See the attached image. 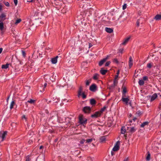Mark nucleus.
<instances>
[{"instance_id": "052dcab7", "label": "nucleus", "mask_w": 161, "mask_h": 161, "mask_svg": "<svg viewBox=\"0 0 161 161\" xmlns=\"http://www.w3.org/2000/svg\"><path fill=\"white\" fill-rule=\"evenodd\" d=\"M43 148V147L42 146H41L40 147V149H42V148Z\"/></svg>"}, {"instance_id": "aec40b11", "label": "nucleus", "mask_w": 161, "mask_h": 161, "mask_svg": "<svg viewBox=\"0 0 161 161\" xmlns=\"http://www.w3.org/2000/svg\"><path fill=\"white\" fill-rule=\"evenodd\" d=\"M126 131V130L124 127H122L121 130V133L122 134H124Z\"/></svg>"}, {"instance_id": "3c124183", "label": "nucleus", "mask_w": 161, "mask_h": 161, "mask_svg": "<svg viewBox=\"0 0 161 161\" xmlns=\"http://www.w3.org/2000/svg\"><path fill=\"white\" fill-rule=\"evenodd\" d=\"M118 76H119L118 75H116L115 76L114 79L118 80Z\"/></svg>"}, {"instance_id": "7c9ffc66", "label": "nucleus", "mask_w": 161, "mask_h": 161, "mask_svg": "<svg viewBox=\"0 0 161 161\" xmlns=\"http://www.w3.org/2000/svg\"><path fill=\"white\" fill-rule=\"evenodd\" d=\"M3 29V23H0V29L2 30Z\"/></svg>"}, {"instance_id": "8fccbe9b", "label": "nucleus", "mask_w": 161, "mask_h": 161, "mask_svg": "<svg viewBox=\"0 0 161 161\" xmlns=\"http://www.w3.org/2000/svg\"><path fill=\"white\" fill-rule=\"evenodd\" d=\"M5 5H6V6L8 7L9 6V3L7 2L6 3H5Z\"/></svg>"}, {"instance_id": "680f3d73", "label": "nucleus", "mask_w": 161, "mask_h": 161, "mask_svg": "<svg viewBox=\"0 0 161 161\" xmlns=\"http://www.w3.org/2000/svg\"><path fill=\"white\" fill-rule=\"evenodd\" d=\"M136 119V118H134V119H133V120L134 121H135Z\"/></svg>"}, {"instance_id": "9d476101", "label": "nucleus", "mask_w": 161, "mask_h": 161, "mask_svg": "<svg viewBox=\"0 0 161 161\" xmlns=\"http://www.w3.org/2000/svg\"><path fill=\"white\" fill-rule=\"evenodd\" d=\"M96 88V86L95 84H92L90 87V90L92 92H94Z\"/></svg>"}, {"instance_id": "e2e57ef3", "label": "nucleus", "mask_w": 161, "mask_h": 161, "mask_svg": "<svg viewBox=\"0 0 161 161\" xmlns=\"http://www.w3.org/2000/svg\"><path fill=\"white\" fill-rule=\"evenodd\" d=\"M57 141H58V139H56L55 140V142H57Z\"/></svg>"}, {"instance_id": "39448f33", "label": "nucleus", "mask_w": 161, "mask_h": 161, "mask_svg": "<svg viewBox=\"0 0 161 161\" xmlns=\"http://www.w3.org/2000/svg\"><path fill=\"white\" fill-rule=\"evenodd\" d=\"M101 114L99 112H96L94 114L92 115L91 117L92 118H96L100 116Z\"/></svg>"}, {"instance_id": "bb28decb", "label": "nucleus", "mask_w": 161, "mask_h": 161, "mask_svg": "<svg viewBox=\"0 0 161 161\" xmlns=\"http://www.w3.org/2000/svg\"><path fill=\"white\" fill-rule=\"evenodd\" d=\"M14 104L15 103L14 101H12L11 102L10 106V109H12L13 108V106L14 105Z\"/></svg>"}, {"instance_id": "5701e85b", "label": "nucleus", "mask_w": 161, "mask_h": 161, "mask_svg": "<svg viewBox=\"0 0 161 161\" xmlns=\"http://www.w3.org/2000/svg\"><path fill=\"white\" fill-rule=\"evenodd\" d=\"M153 64L152 62L149 63L147 64V67L149 69H150L153 66Z\"/></svg>"}, {"instance_id": "a18cd8bd", "label": "nucleus", "mask_w": 161, "mask_h": 161, "mask_svg": "<svg viewBox=\"0 0 161 161\" xmlns=\"http://www.w3.org/2000/svg\"><path fill=\"white\" fill-rule=\"evenodd\" d=\"M85 140H84V139H82V140H81L80 142V143L81 144H83V143H84L85 142Z\"/></svg>"}, {"instance_id": "ddd939ff", "label": "nucleus", "mask_w": 161, "mask_h": 161, "mask_svg": "<svg viewBox=\"0 0 161 161\" xmlns=\"http://www.w3.org/2000/svg\"><path fill=\"white\" fill-rule=\"evenodd\" d=\"M106 139V136H103L100 137V141L101 142L103 143L105 142Z\"/></svg>"}, {"instance_id": "2eb2a0df", "label": "nucleus", "mask_w": 161, "mask_h": 161, "mask_svg": "<svg viewBox=\"0 0 161 161\" xmlns=\"http://www.w3.org/2000/svg\"><path fill=\"white\" fill-rule=\"evenodd\" d=\"M154 19L156 20H159L161 19V15L157 14L154 17Z\"/></svg>"}, {"instance_id": "a19ab883", "label": "nucleus", "mask_w": 161, "mask_h": 161, "mask_svg": "<svg viewBox=\"0 0 161 161\" xmlns=\"http://www.w3.org/2000/svg\"><path fill=\"white\" fill-rule=\"evenodd\" d=\"M117 80H118L114 79V86H115L118 83Z\"/></svg>"}, {"instance_id": "f3484780", "label": "nucleus", "mask_w": 161, "mask_h": 161, "mask_svg": "<svg viewBox=\"0 0 161 161\" xmlns=\"http://www.w3.org/2000/svg\"><path fill=\"white\" fill-rule=\"evenodd\" d=\"M130 39V37H128L125 39L124 42L122 43V44L125 45L127 43Z\"/></svg>"}, {"instance_id": "6e6d98bb", "label": "nucleus", "mask_w": 161, "mask_h": 161, "mask_svg": "<svg viewBox=\"0 0 161 161\" xmlns=\"http://www.w3.org/2000/svg\"><path fill=\"white\" fill-rule=\"evenodd\" d=\"M92 46V45L91 43H89V47L90 48Z\"/></svg>"}, {"instance_id": "6e6552de", "label": "nucleus", "mask_w": 161, "mask_h": 161, "mask_svg": "<svg viewBox=\"0 0 161 161\" xmlns=\"http://www.w3.org/2000/svg\"><path fill=\"white\" fill-rule=\"evenodd\" d=\"M108 56H107L106 58H104L102 60H101L99 63V65L100 66H102L103 64L106 61V60L108 59Z\"/></svg>"}, {"instance_id": "09e8293b", "label": "nucleus", "mask_w": 161, "mask_h": 161, "mask_svg": "<svg viewBox=\"0 0 161 161\" xmlns=\"http://www.w3.org/2000/svg\"><path fill=\"white\" fill-rule=\"evenodd\" d=\"M123 51V49H121L119 50V52H120L121 53H122Z\"/></svg>"}, {"instance_id": "0eeeda50", "label": "nucleus", "mask_w": 161, "mask_h": 161, "mask_svg": "<svg viewBox=\"0 0 161 161\" xmlns=\"http://www.w3.org/2000/svg\"><path fill=\"white\" fill-rule=\"evenodd\" d=\"M143 19L142 18H140L138 19L136 21V25L137 27L139 26L140 24H142L143 23Z\"/></svg>"}, {"instance_id": "774afa93", "label": "nucleus", "mask_w": 161, "mask_h": 161, "mask_svg": "<svg viewBox=\"0 0 161 161\" xmlns=\"http://www.w3.org/2000/svg\"><path fill=\"white\" fill-rule=\"evenodd\" d=\"M111 154L112 155H113V152L112 151L111 152Z\"/></svg>"}, {"instance_id": "c756f323", "label": "nucleus", "mask_w": 161, "mask_h": 161, "mask_svg": "<svg viewBox=\"0 0 161 161\" xmlns=\"http://www.w3.org/2000/svg\"><path fill=\"white\" fill-rule=\"evenodd\" d=\"M106 108V107L105 106V107H104L103 108H102L101 109L99 112H100V113L101 114L105 110V109Z\"/></svg>"}, {"instance_id": "473e14b6", "label": "nucleus", "mask_w": 161, "mask_h": 161, "mask_svg": "<svg viewBox=\"0 0 161 161\" xmlns=\"http://www.w3.org/2000/svg\"><path fill=\"white\" fill-rule=\"evenodd\" d=\"M130 132L132 133L135 132L136 131V130L134 127H131L130 128Z\"/></svg>"}, {"instance_id": "13d9d810", "label": "nucleus", "mask_w": 161, "mask_h": 161, "mask_svg": "<svg viewBox=\"0 0 161 161\" xmlns=\"http://www.w3.org/2000/svg\"><path fill=\"white\" fill-rule=\"evenodd\" d=\"M119 70H118L116 73V75H119Z\"/></svg>"}, {"instance_id": "423d86ee", "label": "nucleus", "mask_w": 161, "mask_h": 161, "mask_svg": "<svg viewBox=\"0 0 161 161\" xmlns=\"http://www.w3.org/2000/svg\"><path fill=\"white\" fill-rule=\"evenodd\" d=\"M91 108L90 107L86 106L83 108V111L86 113H88L90 112Z\"/></svg>"}, {"instance_id": "e433bc0d", "label": "nucleus", "mask_w": 161, "mask_h": 161, "mask_svg": "<svg viewBox=\"0 0 161 161\" xmlns=\"http://www.w3.org/2000/svg\"><path fill=\"white\" fill-rule=\"evenodd\" d=\"M113 62L116 64H118L119 62L116 58H114L113 60Z\"/></svg>"}, {"instance_id": "c03bdc74", "label": "nucleus", "mask_w": 161, "mask_h": 161, "mask_svg": "<svg viewBox=\"0 0 161 161\" xmlns=\"http://www.w3.org/2000/svg\"><path fill=\"white\" fill-rule=\"evenodd\" d=\"M22 55L23 56V57H25V52L23 51H22Z\"/></svg>"}, {"instance_id": "79ce46f5", "label": "nucleus", "mask_w": 161, "mask_h": 161, "mask_svg": "<svg viewBox=\"0 0 161 161\" xmlns=\"http://www.w3.org/2000/svg\"><path fill=\"white\" fill-rule=\"evenodd\" d=\"M90 82H91L90 81H89V80H87L86 81V86H88L90 84Z\"/></svg>"}, {"instance_id": "412c9836", "label": "nucleus", "mask_w": 161, "mask_h": 161, "mask_svg": "<svg viewBox=\"0 0 161 161\" xmlns=\"http://www.w3.org/2000/svg\"><path fill=\"white\" fill-rule=\"evenodd\" d=\"M148 122H145L142 124L141 125V127H144L146 125H147Z\"/></svg>"}, {"instance_id": "4468645a", "label": "nucleus", "mask_w": 161, "mask_h": 161, "mask_svg": "<svg viewBox=\"0 0 161 161\" xmlns=\"http://www.w3.org/2000/svg\"><path fill=\"white\" fill-rule=\"evenodd\" d=\"M105 31L109 33H111L113 32V30L112 29L108 27L105 28Z\"/></svg>"}, {"instance_id": "338daca9", "label": "nucleus", "mask_w": 161, "mask_h": 161, "mask_svg": "<svg viewBox=\"0 0 161 161\" xmlns=\"http://www.w3.org/2000/svg\"><path fill=\"white\" fill-rule=\"evenodd\" d=\"M47 3H48L49 2V0H46Z\"/></svg>"}, {"instance_id": "4c0bfd02", "label": "nucleus", "mask_w": 161, "mask_h": 161, "mask_svg": "<svg viewBox=\"0 0 161 161\" xmlns=\"http://www.w3.org/2000/svg\"><path fill=\"white\" fill-rule=\"evenodd\" d=\"M81 96H82V97L84 99H85V98H86V95L85 94H84V93L83 92H82L81 94Z\"/></svg>"}, {"instance_id": "de8ad7c7", "label": "nucleus", "mask_w": 161, "mask_h": 161, "mask_svg": "<svg viewBox=\"0 0 161 161\" xmlns=\"http://www.w3.org/2000/svg\"><path fill=\"white\" fill-rule=\"evenodd\" d=\"M147 79V77L146 76H144L143 77V79L144 80H146Z\"/></svg>"}, {"instance_id": "c9c22d12", "label": "nucleus", "mask_w": 161, "mask_h": 161, "mask_svg": "<svg viewBox=\"0 0 161 161\" xmlns=\"http://www.w3.org/2000/svg\"><path fill=\"white\" fill-rule=\"evenodd\" d=\"M47 84L46 83H45V84L44 85V86L43 89L42 90V91L40 90V91L41 92H44V91L45 89V87L47 86Z\"/></svg>"}, {"instance_id": "58836bf2", "label": "nucleus", "mask_w": 161, "mask_h": 161, "mask_svg": "<svg viewBox=\"0 0 161 161\" xmlns=\"http://www.w3.org/2000/svg\"><path fill=\"white\" fill-rule=\"evenodd\" d=\"M110 63H111L109 61L107 62L105 64V66H108L110 64Z\"/></svg>"}, {"instance_id": "393cba45", "label": "nucleus", "mask_w": 161, "mask_h": 161, "mask_svg": "<svg viewBox=\"0 0 161 161\" xmlns=\"http://www.w3.org/2000/svg\"><path fill=\"white\" fill-rule=\"evenodd\" d=\"M140 86L143 85L144 84V81L142 80H140L138 82Z\"/></svg>"}, {"instance_id": "49530a36", "label": "nucleus", "mask_w": 161, "mask_h": 161, "mask_svg": "<svg viewBox=\"0 0 161 161\" xmlns=\"http://www.w3.org/2000/svg\"><path fill=\"white\" fill-rule=\"evenodd\" d=\"M123 93H125L126 92V90L125 88H124L123 90Z\"/></svg>"}, {"instance_id": "cd10ccee", "label": "nucleus", "mask_w": 161, "mask_h": 161, "mask_svg": "<svg viewBox=\"0 0 161 161\" xmlns=\"http://www.w3.org/2000/svg\"><path fill=\"white\" fill-rule=\"evenodd\" d=\"M150 159V154L149 152H148L147 155L146 157V160L147 161H149Z\"/></svg>"}, {"instance_id": "c85d7f7f", "label": "nucleus", "mask_w": 161, "mask_h": 161, "mask_svg": "<svg viewBox=\"0 0 161 161\" xmlns=\"http://www.w3.org/2000/svg\"><path fill=\"white\" fill-rule=\"evenodd\" d=\"M35 102V100H33V99H31L29 100H28L27 101V102L30 103L31 104H33V103H34Z\"/></svg>"}, {"instance_id": "ea45409f", "label": "nucleus", "mask_w": 161, "mask_h": 161, "mask_svg": "<svg viewBox=\"0 0 161 161\" xmlns=\"http://www.w3.org/2000/svg\"><path fill=\"white\" fill-rule=\"evenodd\" d=\"M30 156L29 155H28L26 157V161H30Z\"/></svg>"}, {"instance_id": "4be33fe9", "label": "nucleus", "mask_w": 161, "mask_h": 161, "mask_svg": "<svg viewBox=\"0 0 161 161\" xmlns=\"http://www.w3.org/2000/svg\"><path fill=\"white\" fill-rule=\"evenodd\" d=\"M9 64H7L5 65H3L2 66V69H6L8 68Z\"/></svg>"}, {"instance_id": "864d4df0", "label": "nucleus", "mask_w": 161, "mask_h": 161, "mask_svg": "<svg viewBox=\"0 0 161 161\" xmlns=\"http://www.w3.org/2000/svg\"><path fill=\"white\" fill-rule=\"evenodd\" d=\"M1 17L3 18L5 17V15L4 14H2L1 15Z\"/></svg>"}, {"instance_id": "6ab92c4d", "label": "nucleus", "mask_w": 161, "mask_h": 161, "mask_svg": "<svg viewBox=\"0 0 161 161\" xmlns=\"http://www.w3.org/2000/svg\"><path fill=\"white\" fill-rule=\"evenodd\" d=\"M133 64V63H132V59L131 57H130L129 58V66L130 68L131 66H132Z\"/></svg>"}, {"instance_id": "f704fd0d", "label": "nucleus", "mask_w": 161, "mask_h": 161, "mask_svg": "<svg viewBox=\"0 0 161 161\" xmlns=\"http://www.w3.org/2000/svg\"><path fill=\"white\" fill-rule=\"evenodd\" d=\"M127 7V4L126 3H125L123 5L122 7V9L123 10H125L126 8Z\"/></svg>"}, {"instance_id": "5fc2aeb1", "label": "nucleus", "mask_w": 161, "mask_h": 161, "mask_svg": "<svg viewBox=\"0 0 161 161\" xmlns=\"http://www.w3.org/2000/svg\"><path fill=\"white\" fill-rule=\"evenodd\" d=\"M123 161H128V158H125Z\"/></svg>"}, {"instance_id": "1a4fd4ad", "label": "nucleus", "mask_w": 161, "mask_h": 161, "mask_svg": "<svg viewBox=\"0 0 161 161\" xmlns=\"http://www.w3.org/2000/svg\"><path fill=\"white\" fill-rule=\"evenodd\" d=\"M150 97V102H151L154 100L155 99H156L157 98L158 96L157 93H155Z\"/></svg>"}, {"instance_id": "603ef678", "label": "nucleus", "mask_w": 161, "mask_h": 161, "mask_svg": "<svg viewBox=\"0 0 161 161\" xmlns=\"http://www.w3.org/2000/svg\"><path fill=\"white\" fill-rule=\"evenodd\" d=\"M22 119H26V118L25 117V115H23L22 116Z\"/></svg>"}, {"instance_id": "7ed1b4c3", "label": "nucleus", "mask_w": 161, "mask_h": 161, "mask_svg": "<svg viewBox=\"0 0 161 161\" xmlns=\"http://www.w3.org/2000/svg\"><path fill=\"white\" fill-rule=\"evenodd\" d=\"M120 145V142L119 141H118L115 144L114 146L113 147L112 150L114 151H118L119 149Z\"/></svg>"}, {"instance_id": "b1692460", "label": "nucleus", "mask_w": 161, "mask_h": 161, "mask_svg": "<svg viewBox=\"0 0 161 161\" xmlns=\"http://www.w3.org/2000/svg\"><path fill=\"white\" fill-rule=\"evenodd\" d=\"M21 21V19H18L16 20L15 21L14 23V24L15 25H18L19 23H20Z\"/></svg>"}, {"instance_id": "f8f14e48", "label": "nucleus", "mask_w": 161, "mask_h": 161, "mask_svg": "<svg viewBox=\"0 0 161 161\" xmlns=\"http://www.w3.org/2000/svg\"><path fill=\"white\" fill-rule=\"evenodd\" d=\"M82 92V86H80L78 92V97H80V96H81V94Z\"/></svg>"}, {"instance_id": "37998d69", "label": "nucleus", "mask_w": 161, "mask_h": 161, "mask_svg": "<svg viewBox=\"0 0 161 161\" xmlns=\"http://www.w3.org/2000/svg\"><path fill=\"white\" fill-rule=\"evenodd\" d=\"M14 2L15 6H16L18 3L17 0H14Z\"/></svg>"}, {"instance_id": "f03ea898", "label": "nucleus", "mask_w": 161, "mask_h": 161, "mask_svg": "<svg viewBox=\"0 0 161 161\" xmlns=\"http://www.w3.org/2000/svg\"><path fill=\"white\" fill-rule=\"evenodd\" d=\"M79 120L80 123L83 125L86 123L87 121V119L84 118L82 115L80 116Z\"/></svg>"}, {"instance_id": "4d7b16f0", "label": "nucleus", "mask_w": 161, "mask_h": 161, "mask_svg": "<svg viewBox=\"0 0 161 161\" xmlns=\"http://www.w3.org/2000/svg\"><path fill=\"white\" fill-rule=\"evenodd\" d=\"M2 5L1 4H0V11H1L2 10Z\"/></svg>"}, {"instance_id": "0e129e2a", "label": "nucleus", "mask_w": 161, "mask_h": 161, "mask_svg": "<svg viewBox=\"0 0 161 161\" xmlns=\"http://www.w3.org/2000/svg\"><path fill=\"white\" fill-rule=\"evenodd\" d=\"M129 122H130V123H131V122H132V120H129Z\"/></svg>"}, {"instance_id": "9b49d317", "label": "nucleus", "mask_w": 161, "mask_h": 161, "mask_svg": "<svg viewBox=\"0 0 161 161\" xmlns=\"http://www.w3.org/2000/svg\"><path fill=\"white\" fill-rule=\"evenodd\" d=\"M58 58V56H56L55 57L52 58L51 60V62L53 64H56L57 62V58Z\"/></svg>"}, {"instance_id": "f257e3e1", "label": "nucleus", "mask_w": 161, "mask_h": 161, "mask_svg": "<svg viewBox=\"0 0 161 161\" xmlns=\"http://www.w3.org/2000/svg\"><path fill=\"white\" fill-rule=\"evenodd\" d=\"M7 131H0V142H3L5 138L7 135Z\"/></svg>"}, {"instance_id": "bf43d9fd", "label": "nucleus", "mask_w": 161, "mask_h": 161, "mask_svg": "<svg viewBox=\"0 0 161 161\" xmlns=\"http://www.w3.org/2000/svg\"><path fill=\"white\" fill-rule=\"evenodd\" d=\"M3 48H0V54L3 51Z\"/></svg>"}, {"instance_id": "72a5a7b5", "label": "nucleus", "mask_w": 161, "mask_h": 161, "mask_svg": "<svg viewBox=\"0 0 161 161\" xmlns=\"http://www.w3.org/2000/svg\"><path fill=\"white\" fill-rule=\"evenodd\" d=\"M92 140H93L92 139H88L86 140V142L88 143H90L92 141Z\"/></svg>"}, {"instance_id": "20e7f679", "label": "nucleus", "mask_w": 161, "mask_h": 161, "mask_svg": "<svg viewBox=\"0 0 161 161\" xmlns=\"http://www.w3.org/2000/svg\"><path fill=\"white\" fill-rule=\"evenodd\" d=\"M122 100L125 103L126 105L129 104L130 106H131V103L130 102H129L130 100L128 98H125L122 97Z\"/></svg>"}, {"instance_id": "2f4dec72", "label": "nucleus", "mask_w": 161, "mask_h": 161, "mask_svg": "<svg viewBox=\"0 0 161 161\" xmlns=\"http://www.w3.org/2000/svg\"><path fill=\"white\" fill-rule=\"evenodd\" d=\"M44 78L45 79V80H46V79H47V78H48L49 79H50L51 80H52V81H54V80H53L51 79L50 78L48 75H44Z\"/></svg>"}, {"instance_id": "69168bd1", "label": "nucleus", "mask_w": 161, "mask_h": 161, "mask_svg": "<svg viewBox=\"0 0 161 161\" xmlns=\"http://www.w3.org/2000/svg\"><path fill=\"white\" fill-rule=\"evenodd\" d=\"M58 99H57V101H55V103L57 102L58 101Z\"/></svg>"}, {"instance_id": "dca6fc26", "label": "nucleus", "mask_w": 161, "mask_h": 161, "mask_svg": "<svg viewBox=\"0 0 161 161\" xmlns=\"http://www.w3.org/2000/svg\"><path fill=\"white\" fill-rule=\"evenodd\" d=\"M107 70L106 69H102L100 70V73L103 75H105L106 73L107 72Z\"/></svg>"}, {"instance_id": "a211bd4d", "label": "nucleus", "mask_w": 161, "mask_h": 161, "mask_svg": "<svg viewBox=\"0 0 161 161\" xmlns=\"http://www.w3.org/2000/svg\"><path fill=\"white\" fill-rule=\"evenodd\" d=\"M99 75L97 74H94L93 76V79L94 80H97L99 78Z\"/></svg>"}, {"instance_id": "a878e982", "label": "nucleus", "mask_w": 161, "mask_h": 161, "mask_svg": "<svg viewBox=\"0 0 161 161\" xmlns=\"http://www.w3.org/2000/svg\"><path fill=\"white\" fill-rule=\"evenodd\" d=\"M96 102L94 99H91L90 100V103L92 105H93L95 104Z\"/></svg>"}]
</instances>
